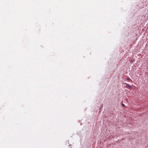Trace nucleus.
<instances>
[{
	"label": "nucleus",
	"mask_w": 148,
	"mask_h": 148,
	"mask_svg": "<svg viewBox=\"0 0 148 148\" xmlns=\"http://www.w3.org/2000/svg\"><path fill=\"white\" fill-rule=\"evenodd\" d=\"M126 86L128 87H127V88H131V87L129 84H127Z\"/></svg>",
	"instance_id": "1"
},
{
	"label": "nucleus",
	"mask_w": 148,
	"mask_h": 148,
	"mask_svg": "<svg viewBox=\"0 0 148 148\" xmlns=\"http://www.w3.org/2000/svg\"><path fill=\"white\" fill-rule=\"evenodd\" d=\"M127 80H131L129 77L127 78Z\"/></svg>",
	"instance_id": "2"
},
{
	"label": "nucleus",
	"mask_w": 148,
	"mask_h": 148,
	"mask_svg": "<svg viewBox=\"0 0 148 148\" xmlns=\"http://www.w3.org/2000/svg\"><path fill=\"white\" fill-rule=\"evenodd\" d=\"M122 105L123 106H125V105H124V104H122Z\"/></svg>",
	"instance_id": "3"
}]
</instances>
